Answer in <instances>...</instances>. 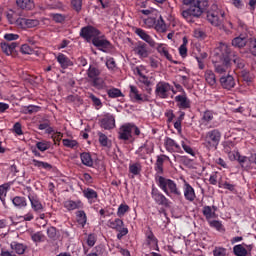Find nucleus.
Instances as JSON below:
<instances>
[{
    "label": "nucleus",
    "instance_id": "obj_33",
    "mask_svg": "<svg viewBox=\"0 0 256 256\" xmlns=\"http://www.w3.org/2000/svg\"><path fill=\"white\" fill-rule=\"evenodd\" d=\"M83 195L88 199V201H91V203H95L97 199L99 198V194H97V191L91 189V188H86L83 190Z\"/></svg>",
    "mask_w": 256,
    "mask_h": 256
},
{
    "label": "nucleus",
    "instance_id": "obj_13",
    "mask_svg": "<svg viewBox=\"0 0 256 256\" xmlns=\"http://www.w3.org/2000/svg\"><path fill=\"white\" fill-rule=\"evenodd\" d=\"M164 147L168 153H183L181 145L170 137H166L164 140Z\"/></svg>",
    "mask_w": 256,
    "mask_h": 256
},
{
    "label": "nucleus",
    "instance_id": "obj_40",
    "mask_svg": "<svg viewBox=\"0 0 256 256\" xmlns=\"http://www.w3.org/2000/svg\"><path fill=\"white\" fill-rule=\"evenodd\" d=\"M205 80L211 87H215L217 85V78L215 77V73L212 70H206L204 74Z\"/></svg>",
    "mask_w": 256,
    "mask_h": 256
},
{
    "label": "nucleus",
    "instance_id": "obj_30",
    "mask_svg": "<svg viewBox=\"0 0 256 256\" xmlns=\"http://www.w3.org/2000/svg\"><path fill=\"white\" fill-rule=\"evenodd\" d=\"M165 159H169V157H167V155L157 156L154 169L159 175H163V164L165 163Z\"/></svg>",
    "mask_w": 256,
    "mask_h": 256
},
{
    "label": "nucleus",
    "instance_id": "obj_19",
    "mask_svg": "<svg viewBox=\"0 0 256 256\" xmlns=\"http://www.w3.org/2000/svg\"><path fill=\"white\" fill-rule=\"evenodd\" d=\"M251 249H253V245H247L245 243L233 247L236 256H247V251H251Z\"/></svg>",
    "mask_w": 256,
    "mask_h": 256
},
{
    "label": "nucleus",
    "instance_id": "obj_17",
    "mask_svg": "<svg viewBox=\"0 0 256 256\" xmlns=\"http://www.w3.org/2000/svg\"><path fill=\"white\" fill-rule=\"evenodd\" d=\"M28 199L31 203V207L33 209V211H35V213H43L44 211V207L43 204L41 203V201L39 200V198L36 195H28Z\"/></svg>",
    "mask_w": 256,
    "mask_h": 256
},
{
    "label": "nucleus",
    "instance_id": "obj_24",
    "mask_svg": "<svg viewBox=\"0 0 256 256\" xmlns=\"http://www.w3.org/2000/svg\"><path fill=\"white\" fill-rule=\"evenodd\" d=\"M57 62L61 66L62 69H67L68 67H73V62L69 57H67L63 53H59L58 56L56 57Z\"/></svg>",
    "mask_w": 256,
    "mask_h": 256
},
{
    "label": "nucleus",
    "instance_id": "obj_23",
    "mask_svg": "<svg viewBox=\"0 0 256 256\" xmlns=\"http://www.w3.org/2000/svg\"><path fill=\"white\" fill-rule=\"evenodd\" d=\"M217 49L220 53V59H231V47L227 43L221 42Z\"/></svg>",
    "mask_w": 256,
    "mask_h": 256
},
{
    "label": "nucleus",
    "instance_id": "obj_57",
    "mask_svg": "<svg viewBox=\"0 0 256 256\" xmlns=\"http://www.w3.org/2000/svg\"><path fill=\"white\" fill-rule=\"evenodd\" d=\"M187 43H189V40H187V37H184L183 43L179 47V53L183 58L187 57Z\"/></svg>",
    "mask_w": 256,
    "mask_h": 256
},
{
    "label": "nucleus",
    "instance_id": "obj_31",
    "mask_svg": "<svg viewBox=\"0 0 256 256\" xmlns=\"http://www.w3.org/2000/svg\"><path fill=\"white\" fill-rule=\"evenodd\" d=\"M64 207L67 211H75V209H81L83 207V203L80 200L73 201V200H66L64 202Z\"/></svg>",
    "mask_w": 256,
    "mask_h": 256
},
{
    "label": "nucleus",
    "instance_id": "obj_48",
    "mask_svg": "<svg viewBox=\"0 0 256 256\" xmlns=\"http://www.w3.org/2000/svg\"><path fill=\"white\" fill-rule=\"evenodd\" d=\"M248 51L253 55V57H256V38H248Z\"/></svg>",
    "mask_w": 256,
    "mask_h": 256
},
{
    "label": "nucleus",
    "instance_id": "obj_55",
    "mask_svg": "<svg viewBox=\"0 0 256 256\" xmlns=\"http://www.w3.org/2000/svg\"><path fill=\"white\" fill-rule=\"evenodd\" d=\"M38 111H39V106H35V105H29L23 108V113L25 115H33V113H38Z\"/></svg>",
    "mask_w": 256,
    "mask_h": 256
},
{
    "label": "nucleus",
    "instance_id": "obj_35",
    "mask_svg": "<svg viewBox=\"0 0 256 256\" xmlns=\"http://www.w3.org/2000/svg\"><path fill=\"white\" fill-rule=\"evenodd\" d=\"M7 20L9 21V23L11 25H18L20 27L21 25V17L17 16V13H15L14 11L10 10L7 14H6Z\"/></svg>",
    "mask_w": 256,
    "mask_h": 256
},
{
    "label": "nucleus",
    "instance_id": "obj_18",
    "mask_svg": "<svg viewBox=\"0 0 256 256\" xmlns=\"http://www.w3.org/2000/svg\"><path fill=\"white\" fill-rule=\"evenodd\" d=\"M176 103H178L179 109H190L191 108V100L187 98V94L184 92L182 95H178L175 97Z\"/></svg>",
    "mask_w": 256,
    "mask_h": 256
},
{
    "label": "nucleus",
    "instance_id": "obj_44",
    "mask_svg": "<svg viewBox=\"0 0 256 256\" xmlns=\"http://www.w3.org/2000/svg\"><path fill=\"white\" fill-rule=\"evenodd\" d=\"M209 227L212 229H216V231H219L220 233H223L225 231V226H223V223L219 220H209L208 221Z\"/></svg>",
    "mask_w": 256,
    "mask_h": 256
},
{
    "label": "nucleus",
    "instance_id": "obj_3",
    "mask_svg": "<svg viewBox=\"0 0 256 256\" xmlns=\"http://www.w3.org/2000/svg\"><path fill=\"white\" fill-rule=\"evenodd\" d=\"M156 185L165 193V195L171 196L175 195L176 197H181V190L177 187L175 181L165 178L163 176L155 177Z\"/></svg>",
    "mask_w": 256,
    "mask_h": 256
},
{
    "label": "nucleus",
    "instance_id": "obj_12",
    "mask_svg": "<svg viewBox=\"0 0 256 256\" xmlns=\"http://www.w3.org/2000/svg\"><path fill=\"white\" fill-rule=\"evenodd\" d=\"M133 51L140 59H147V57H149V47L145 42H137L133 48Z\"/></svg>",
    "mask_w": 256,
    "mask_h": 256
},
{
    "label": "nucleus",
    "instance_id": "obj_27",
    "mask_svg": "<svg viewBox=\"0 0 256 256\" xmlns=\"http://www.w3.org/2000/svg\"><path fill=\"white\" fill-rule=\"evenodd\" d=\"M223 151L224 153H227L229 155V158L233 160V155H236V153H233V149H235V143L231 140H226L222 142Z\"/></svg>",
    "mask_w": 256,
    "mask_h": 256
},
{
    "label": "nucleus",
    "instance_id": "obj_60",
    "mask_svg": "<svg viewBox=\"0 0 256 256\" xmlns=\"http://www.w3.org/2000/svg\"><path fill=\"white\" fill-rule=\"evenodd\" d=\"M47 235L49 239H52L53 241L57 240V228L49 227L47 229Z\"/></svg>",
    "mask_w": 256,
    "mask_h": 256
},
{
    "label": "nucleus",
    "instance_id": "obj_20",
    "mask_svg": "<svg viewBox=\"0 0 256 256\" xmlns=\"http://www.w3.org/2000/svg\"><path fill=\"white\" fill-rule=\"evenodd\" d=\"M16 5L23 11H33L35 9V0H16Z\"/></svg>",
    "mask_w": 256,
    "mask_h": 256
},
{
    "label": "nucleus",
    "instance_id": "obj_32",
    "mask_svg": "<svg viewBox=\"0 0 256 256\" xmlns=\"http://www.w3.org/2000/svg\"><path fill=\"white\" fill-rule=\"evenodd\" d=\"M94 47H99L101 49H111V42L105 39H100L99 36L92 40Z\"/></svg>",
    "mask_w": 256,
    "mask_h": 256
},
{
    "label": "nucleus",
    "instance_id": "obj_62",
    "mask_svg": "<svg viewBox=\"0 0 256 256\" xmlns=\"http://www.w3.org/2000/svg\"><path fill=\"white\" fill-rule=\"evenodd\" d=\"M214 256H227V249L223 247H215L213 250Z\"/></svg>",
    "mask_w": 256,
    "mask_h": 256
},
{
    "label": "nucleus",
    "instance_id": "obj_2",
    "mask_svg": "<svg viewBox=\"0 0 256 256\" xmlns=\"http://www.w3.org/2000/svg\"><path fill=\"white\" fill-rule=\"evenodd\" d=\"M209 6V0H201L198 4H192L189 9L183 10L181 15L188 23H195L194 17L199 19L203 15V11Z\"/></svg>",
    "mask_w": 256,
    "mask_h": 256
},
{
    "label": "nucleus",
    "instance_id": "obj_21",
    "mask_svg": "<svg viewBox=\"0 0 256 256\" xmlns=\"http://www.w3.org/2000/svg\"><path fill=\"white\" fill-rule=\"evenodd\" d=\"M220 84L222 85L223 89H227L228 91H231L233 87H235V78L233 76H222L220 78Z\"/></svg>",
    "mask_w": 256,
    "mask_h": 256
},
{
    "label": "nucleus",
    "instance_id": "obj_63",
    "mask_svg": "<svg viewBox=\"0 0 256 256\" xmlns=\"http://www.w3.org/2000/svg\"><path fill=\"white\" fill-rule=\"evenodd\" d=\"M181 145H182V149L185 151V153H188V155H192V157H195V151L193 150V148H191V146L187 145V143H185V141H182Z\"/></svg>",
    "mask_w": 256,
    "mask_h": 256
},
{
    "label": "nucleus",
    "instance_id": "obj_10",
    "mask_svg": "<svg viewBox=\"0 0 256 256\" xmlns=\"http://www.w3.org/2000/svg\"><path fill=\"white\" fill-rule=\"evenodd\" d=\"M214 69L216 73H219V75L227 73V71L231 69V58H220L219 61H215Z\"/></svg>",
    "mask_w": 256,
    "mask_h": 256
},
{
    "label": "nucleus",
    "instance_id": "obj_46",
    "mask_svg": "<svg viewBox=\"0 0 256 256\" xmlns=\"http://www.w3.org/2000/svg\"><path fill=\"white\" fill-rule=\"evenodd\" d=\"M87 75L91 81L92 79H96L97 77H99L101 75V71L98 70V68L95 66H90L87 70Z\"/></svg>",
    "mask_w": 256,
    "mask_h": 256
},
{
    "label": "nucleus",
    "instance_id": "obj_45",
    "mask_svg": "<svg viewBox=\"0 0 256 256\" xmlns=\"http://www.w3.org/2000/svg\"><path fill=\"white\" fill-rule=\"evenodd\" d=\"M32 163H33L34 167H37L38 169H46V171H51V169H53V166L47 162L33 159Z\"/></svg>",
    "mask_w": 256,
    "mask_h": 256
},
{
    "label": "nucleus",
    "instance_id": "obj_50",
    "mask_svg": "<svg viewBox=\"0 0 256 256\" xmlns=\"http://www.w3.org/2000/svg\"><path fill=\"white\" fill-rule=\"evenodd\" d=\"M98 137H99V143L102 147H110L111 146V141L109 140L107 135L99 132Z\"/></svg>",
    "mask_w": 256,
    "mask_h": 256
},
{
    "label": "nucleus",
    "instance_id": "obj_36",
    "mask_svg": "<svg viewBox=\"0 0 256 256\" xmlns=\"http://www.w3.org/2000/svg\"><path fill=\"white\" fill-rule=\"evenodd\" d=\"M202 214L204 215L207 223L212 219H217V213L213 212L211 206H204L202 209Z\"/></svg>",
    "mask_w": 256,
    "mask_h": 256
},
{
    "label": "nucleus",
    "instance_id": "obj_9",
    "mask_svg": "<svg viewBox=\"0 0 256 256\" xmlns=\"http://www.w3.org/2000/svg\"><path fill=\"white\" fill-rule=\"evenodd\" d=\"M101 35V31L93 26H85L80 31V37L85 39L86 41H93V39H97Z\"/></svg>",
    "mask_w": 256,
    "mask_h": 256
},
{
    "label": "nucleus",
    "instance_id": "obj_47",
    "mask_svg": "<svg viewBox=\"0 0 256 256\" xmlns=\"http://www.w3.org/2000/svg\"><path fill=\"white\" fill-rule=\"evenodd\" d=\"M107 95L110 99H117L119 97H123V92L118 88H111L107 90Z\"/></svg>",
    "mask_w": 256,
    "mask_h": 256
},
{
    "label": "nucleus",
    "instance_id": "obj_41",
    "mask_svg": "<svg viewBox=\"0 0 256 256\" xmlns=\"http://www.w3.org/2000/svg\"><path fill=\"white\" fill-rule=\"evenodd\" d=\"M82 165L86 167H93V158L89 152H83L80 154Z\"/></svg>",
    "mask_w": 256,
    "mask_h": 256
},
{
    "label": "nucleus",
    "instance_id": "obj_22",
    "mask_svg": "<svg viewBox=\"0 0 256 256\" xmlns=\"http://www.w3.org/2000/svg\"><path fill=\"white\" fill-rule=\"evenodd\" d=\"M154 145L152 142H146L142 146L138 148L136 153L141 157H145V155H151L153 153Z\"/></svg>",
    "mask_w": 256,
    "mask_h": 256
},
{
    "label": "nucleus",
    "instance_id": "obj_49",
    "mask_svg": "<svg viewBox=\"0 0 256 256\" xmlns=\"http://www.w3.org/2000/svg\"><path fill=\"white\" fill-rule=\"evenodd\" d=\"M36 147L38 150H40L43 153L48 149H51V142L43 140V141L37 142Z\"/></svg>",
    "mask_w": 256,
    "mask_h": 256
},
{
    "label": "nucleus",
    "instance_id": "obj_38",
    "mask_svg": "<svg viewBox=\"0 0 256 256\" xmlns=\"http://www.w3.org/2000/svg\"><path fill=\"white\" fill-rule=\"evenodd\" d=\"M248 43L249 39L241 36H238L232 40V46L237 47L238 49H243V47L247 46Z\"/></svg>",
    "mask_w": 256,
    "mask_h": 256
},
{
    "label": "nucleus",
    "instance_id": "obj_59",
    "mask_svg": "<svg viewBox=\"0 0 256 256\" xmlns=\"http://www.w3.org/2000/svg\"><path fill=\"white\" fill-rule=\"evenodd\" d=\"M71 5L77 13L83 9V0H72Z\"/></svg>",
    "mask_w": 256,
    "mask_h": 256
},
{
    "label": "nucleus",
    "instance_id": "obj_8",
    "mask_svg": "<svg viewBox=\"0 0 256 256\" xmlns=\"http://www.w3.org/2000/svg\"><path fill=\"white\" fill-rule=\"evenodd\" d=\"M151 197L153 201H155L156 205H160L161 207H171V201L155 187V185L152 186L151 190Z\"/></svg>",
    "mask_w": 256,
    "mask_h": 256
},
{
    "label": "nucleus",
    "instance_id": "obj_34",
    "mask_svg": "<svg viewBox=\"0 0 256 256\" xmlns=\"http://www.w3.org/2000/svg\"><path fill=\"white\" fill-rule=\"evenodd\" d=\"M86 256H107V249L103 244H99L94 247L92 252L88 253Z\"/></svg>",
    "mask_w": 256,
    "mask_h": 256
},
{
    "label": "nucleus",
    "instance_id": "obj_51",
    "mask_svg": "<svg viewBox=\"0 0 256 256\" xmlns=\"http://www.w3.org/2000/svg\"><path fill=\"white\" fill-rule=\"evenodd\" d=\"M141 169L142 166L139 162L129 165V173H132V175H139L141 173Z\"/></svg>",
    "mask_w": 256,
    "mask_h": 256
},
{
    "label": "nucleus",
    "instance_id": "obj_16",
    "mask_svg": "<svg viewBox=\"0 0 256 256\" xmlns=\"http://www.w3.org/2000/svg\"><path fill=\"white\" fill-rule=\"evenodd\" d=\"M101 127L102 129L110 130L115 129V116L112 114H106L101 119Z\"/></svg>",
    "mask_w": 256,
    "mask_h": 256
},
{
    "label": "nucleus",
    "instance_id": "obj_58",
    "mask_svg": "<svg viewBox=\"0 0 256 256\" xmlns=\"http://www.w3.org/2000/svg\"><path fill=\"white\" fill-rule=\"evenodd\" d=\"M129 211V205L127 204H121L119 207H118V210H117V215L119 217H125V213H128Z\"/></svg>",
    "mask_w": 256,
    "mask_h": 256
},
{
    "label": "nucleus",
    "instance_id": "obj_64",
    "mask_svg": "<svg viewBox=\"0 0 256 256\" xmlns=\"http://www.w3.org/2000/svg\"><path fill=\"white\" fill-rule=\"evenodd\" d=\"M5 197H7V187H5V185H1L0 186V201H2L4 207L6 205Z\"/></svg>",
    "mask_w": 256,
    "mask_h": 256
},
{
    "label": "nucleus",
    "instance_id": "obj_39",
    "mask_svg": "<svg viewBox=\"0 0 256 256\" xmlns=\"http://www.w3.org/2000/svg\"><path fill=\"white\" fill-rule=\"evenodd\" d=\"M213 119H215V112H213V110H206L202 113L201 122L204 123V125H208Z\"/></svg>",
    "mask_w": 256,
    "mask_h": 256
},
{
    "label": "nucleus",
    "instance_id": "obj_6",
    "mask_svg": "<svg viewBox=\"0 0 256 256\" xmlns=\"http://www.w3.org/2000/svg\"><path fill=\"white\" fill-rule=\"evenodd\" d=\"M173 86L169 82L160 81L156 84L155 95L158 99H169Z\"/></svg>",
    "mask_w": 256,
    "mask_h": 256
},
{
    "label": "nucleus",
    "instance_id": "obj_25",
    "mask_svg": "<svg viewBox=\"0 0 256 256\" xmlns=\"http://www.w3.org/2000/svg\"><path fill=\"white\" fill-rule=\"evenodd\" d=\"M145 237L146 243L150 247H157V245L159 244V240L157 239V237H155V234H153V230H151V228H148L146 230Z\"/></svg>",
    "mask_w": 256,
    "mask_h": 256
},
{
    "label": "nucleus",
    "instance_id": "obj_53",
    "mask_svg": "<svg viewBox=\"0 0 256 256\" xmlns=\"http://www.w3.org/2000/svg\"><path fill=\"white\" fill-rule=\"evenodd\" d=\"M37 23V20L22 18V20L20 21V27H36Z\"/></svg>",
    "mask_w": 256,
    "mask_h": 256
},
{
    "label": "nucleus",
    "instance_id": "obj_15",
    "mask_svg": "<svg viewBox=\"0 0 256 256\" xmlns=\"http://www.w3.org/2000/svg\"><path fill=\"white\" fill-rule=\"evenodd\" d=\"M219 15L225 17V12H207V21H209L213 27H221L223 20L219 18Z\"/></svg>",
    "mask_w": 256,
    "mask_h": 256
},
{
    "label": "nucleus",
    "instance_id": "obj_43",
    "mask_svg": "<svg viewBox=\"0 0 256 256\" xmlns=\"http://www.w3.org/2000/svg\"><path fill=\"white\" fill-rule=\"evenodd\" d=\"M76 220L81 227H85L87 225V214H85V211L79 210L76 212Z\"/></svg>",
    "mask_w": 256,
    "mask_h": 256
},
{
    "label": "nucleus",
    "instance_id": "obj_52",
    "mask_svg": "<svg viewBox=\"0 0 256 256\" xmlns=\"http://www.w3.org/2000/svg\"><path fill=\"white\" fill-rule=\"evenodd\" d=\"M31 239L34 243H43V241H45V235L43 232L39 231L31 234Z\"/></svg>",
    "mask_w": 256,
    "mask_h": 256
},
{
    "label": "nucleus",
    "instance_id": "obj_1",
    "mask_svg": "<svg viewBox=\"0 0 256 256\" xmlns=\"http://www.w3.org/2000/svg\"><path fill=\"white\" fill-rule=\"evenodd\" d=\"M134 33L138 35L142 41L148 43L150 47H156V50L162 57H165L168 61H173V56L169 54V48H167L165 44H157V42H155V40L141 28H135Z\"/></svg>",
    "mask_w": 256,
    "mask_h": 256
},
{
    "label": "nucleus",
    "instance_id": "obj_4",
    "mask_svg": "<svg viewBox=\"0 0 256 256\" xmlns=\"http://www.w3.org/2000/svg\"><path fill=\"white\" fill-rule=\"evenodd\" d=\"M139 135H141V130L133 123H126L120 126L118 130V139H120V141H129L130 143H133L135 141V136L139 137Z\"/></svg>",
    "mask_w": 256,
    "mask_h": 256
},
{
    "label": "nucleus",
    "instance_id": "obj_29",
    "mask_svg": "<svg viewBox=\"0 0 256 256\" xmlns=\"http://www.w3.org/2000/svg\"><path fill=\"white\" fill-rule=\"evenodd\" d=\"M154 29L157 31V33H167V24L165 23L163 16H159V18L156 20Z\"/></svg>",
    "mask_w": 256,
    "mask_h": 256
},
{
    "label": "nucleus",
    "instance_id": "obj_37",
    "mask_svg": "<svg viewBox=\"0 0 256 256\" xmlns=\"http://www.w3.org/2000/svg\"><path fill=\"white\" fill-rule=\"evenodd\" d=\"M12 203L17 209H25L27 207V199L23 196L14 197Z\"/></svg>",
    "mask_w": 256,
    "mask_h": 256
},
{
    "label": "nucleus",
    "instance_id": "obj_56",
    "mask_svg": "<svg viewBox=\"0 0 256 256\" xmlns=\"http://www.w3.org/2000/svg\"><path fill=\"white\" fill-rule=\"evenodd\" d=\"M62 143L64 147H68L69 149H75V147H79L77 140L63 139Z\"/></svg>",
    "mask_w": 256,
    "mask_h": 256
},
{
    "label": "nucleus",
    "instance_id": "obj_5",
    "mask_svg": "<svg viewBox=\"0 0 256 256\" xmlns=\"http://www.w3.org/2000/svg\"><path fill=\"white\" fill-rule=\"evenodd\" d=\"M221 137H223L221 130L217 128L209 130L203 136L204 146L209 151H211V149H214V151H217L219 147V143H221Z\"/></svg>",
    "mask_w": 256,
    "mask_h": 256
},
{
    "label": "nucleus",
    "instance_id": "obj_28",
    "mask_svg": "<svg viewBox=\"0 0 256 256\" xmlns=\"http://www.w3.org/2000/svg\"><path fill=\"white\" fill-rule=\"evenodd\" d=\"M10 247L17 255H25V251H27V245L17 241L11 242Z\"/></svg>",
    "mask_w": 256,
    "mask_h": 256
},
{
    "label": "nucleus",
    "instance_id": "obj_26",
    "mask_svg": "<svg viewBox=\"0 0 256 256\" xmlns=\"http://www.w3.org/2000/svg\"><path fill=\"white\" fill-rule=\"evenodd\" d=\"M17 45H19L17 42H2L1 49L5 55H13V53H15V49H17Z\"/></svg>",
    "mask_w": 256,
    "mask_h": 256
},
{
    "label": "nucleus",
    "instance_id": "obj_54",
    "mask_svg": "<svg viewBox=\"0 0 256 256\" xmlns=\"http://www.w3.org/2000/svg\"><path fill=\"white\" fill-rule=\"evenodd\" d=\"M90 83L96 89H103V85L105 82L103 81V78L98 76L97 78H92V80H90Z\"/></svg>",
    "mask_w": 256,
    "mask_h": 256
},
{
    "label": "nucleus",
    "instance_id": "obj_14",
    "mask_svg": "<svg viewBox=\"0 0 256 256\" xmlns=\"http://www.w3.org/2000/svg\"><path fill=\"white\" fill-rule=\"evenodd\" d=\"M183 193L186 201H189L190 203H193V201L197 199V195L195 194V189L186 180H184Z\"/></svg>",
    "mask_w": 256,
    "mask_h": 256
},
{
    "label": "nucleus",
    "instance_id": "obj_61",
    "mask_svg": "<svg viewBox=\"0 0 256 256\" xmlns=\"http://www.w3.org/2000/svg\"><path fill=\"white\" fill-rule=\"evenodd\" d=\"M156 21H157V19H155L153 17H149L144 20V25H146V27H148V29H155Z\"/></svg>",
    "mask_w": 256,
    "mask_h": 256
},
{
    "label": "nucleus",
    "instance_id": "obj_42",
    "mask_svg": "<svg viewBox=\"0 0 256 256\" xmlns=\"http://www.w3.org/2000/svg\"><path fill=\"white\" fill-rule=\"evenodd\" d=\"M130 97L134 101H147V99H144V97L139 94V90L133 85L130 86Z\"/></svg>",
    "mask_w": 256,
    "mask_h": 256
},
{
    "label": "nucleus",
    "instance_id": "obj_11",
    "mask_svg": "<svg viewBox=\"0 0 256 256\" xmlns=\"http://www.w3.org/2000/svg\"><path fill=\"white\" fill-rule=\"evenodd\" d=\"M233 159L238 161L239 165L244 169V171H249V169H253V160L247 156H241L239 152L233 154Z\"/></svg>",
    "mask_w": 256,
    "mask_h": 256
},
{
    "label": "nucleus",
    "instance_id": "obj_7",
    "mask_svg": "<svg viewBox=\"0 0 256 256\" xmlns=\"http://www.w3.org/2000/svg\"><path fill=\"white\" fill-rule=\"evenodd\" d=\"M108 227L114 229V231H118L117 239H123V237L129 233V229L125 228V223L119 218L109 220Z\"/></svg>",
    "mask_w": 256,
    "mask_h": 256
}]
</instances>
